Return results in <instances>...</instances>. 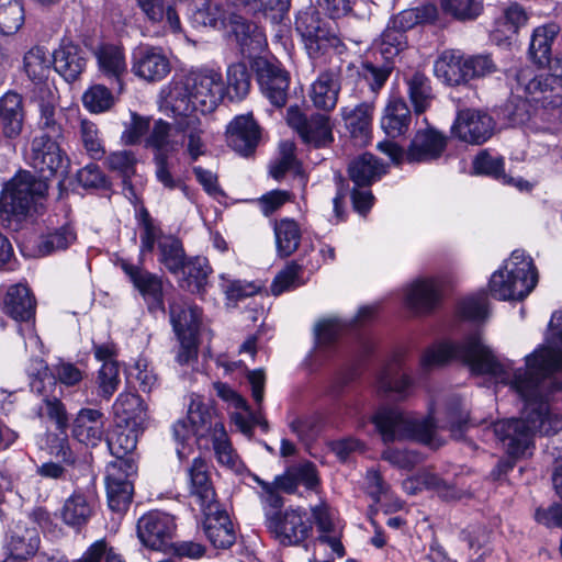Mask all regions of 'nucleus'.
<instances>
[{
	"mask_svg": "<svg viewBox=\"0 0 562 562\" xmlns=\"http://www.w3.org/2000/svg\"><path fill=\"white\" fill-rule=\"evenodd\" d=\"M457 359L465 363L473 373L488 374L510 387L525 401V408L519 418L502 419L493 424V430L503 449L512 457H526L535 449V436H549L559 422L551 416L544 400L555 391L548 385L541 394L522 395L512 383L514 372L499 362L492 350L485 346L480 334L468 336L460 344L442 342L427 349L420 364L430 370Z\"/></svg>",
	"mask_w": 562,
	"mask_h": 562,
	"instance_id": "nucleus-1",
	"label": "nucleus"
},
{
	"mask_svg": "<svg viewBox=\"0 0 562 562\" xmlns=\"http://www.w3.org/2000/svg\"><path fill=\"white\" fill-rule=\"evenodd\" d=\"M40 130L43 134L33 138L29 160L42 179L29 171H20L4 186L0 194V224L3 226L18 224L32 210L40 213L48 190V178L67 172L69 159L58 143L63 136L61 125L57 135L49 128Z\"/></svg>",
	"mask_w": 562,
	"mask_h": 562,
	"instance_id": "nucleus-2",
	"label": "nucleus"
},
{
	"mask_svg": "<svg viewBox=\"0 0 562 562\" xmlns=\"http://www.w3.org/2000/svg\"><path fill=\"white\" fill-rule=\"evenodd\" d=\"M525 362L512 381L520 394H541L548 385L562 390V312L553 313L546 345L526 356Z\"/></svg>",
	"mask_w": 562,
	"mask_h": 562,
	"instance_id": "nucleus-3",
	"label": "nucleus"
},
{
	"mask_svg": "<svg viewBox=\"0 0 562 562\" xmlns=\"http://www.w3.org/2000/svg\"><path fill=\"white\" fill-rule=\"evenodd\" d=\"M225 95L222 75L213 69L191 71L161 90V108L172 114L214 111Z\"/></svg>",
	"mask_w": 562,
	"mask_h": 562,
	"instance_id": "nucleus-4",
	"label": "nucleus"
},
{
	"mask_svg": "<svg viewBox=\"0 0 562 562\" xmlns=\"http://www.w3.org/2000/svg\"><path fill=\"white\" fill-rule=\"evenodd\" d=\"M372 422L385 443L413 439L436 449L442 445L432 418L417 419L397 408H380Z\"/></svg>",
	"mask_w": 562,
	"mask_h": 562,
	"instance_id": "nucleus-5",
	"label": "nucleus"
},
{
	"mask_svg": "<svg viewBox=\"0 0 562 562\" xmlns=\"http://www.w3.org/2000/svg\"><path fill=\"white\" fill-rule=\"evenodd\" d=\"M505 271H495L490 279L491 295L499 301L524 300L535 289L538 273L531 258L524 250H514L505 263Z\"/></svg>",
	"mask_w": 562,
	"mask_h": 562,
	"instance_id": "nucleus-6",
	"label": "nucleus"
},
{
	"mask_svg": "<svg viewBox=\"0 0 562 562\" xmlns=\"http://www.w3.org/2000/svg\"><path fill=\"white\" fill-rule=\"evenodd\" d=\"M447 140V136L439 131L425 128L415 133L406 151L392 140L380 142L376 148L395 164H400L404 159L411 164L429 162L442 156Z\"/></svg>",
	"mask_w": 562,
	"mask_h": 562,
	"instance_id": "nucleus-7",
	"label": "nucleus"
},
{
	"mask_svg": "<svg viewBox=\"0 0 562 562\" xmlns=\"http://www.w3.org/2000/svg\"><path fill=\"white\" fill-rule=\"evenodd\" d=\"M295 30L300 34L307 55L312 59L325 56L330 49L341 55L346 50L342 41L327 27L314 10L300 12L295 20Z\"/></svg>",
	"mask_w": 562,
	"mask_h": 562,
	"instance_id": "nucleus-8",
	"label": "nucleus"
},
{
	"mask_svg": "<svg viewBox=\"0 0 562 562\" xmlns=\"http://www.w3.org/2000/svg\"><path fill=\"white\" fill-rule=\"evenodd\" d=\"M190 418L196 425L199 447L201 449L213 448L218 463L229 469H236L238 457L220 418L199 411H192Z\"/></svg>",
	"mask_w": 562,
	"mask_h": 562,
	"instance_id": "nucleus-9",
	"label": "nucleus"
},
{
	"mask_svg": "<svg viewBox=\"0 0 562 562\" xmlns=\"http://www.w3.org/2000/svg\"><path fill=\"white\" fill-rule=\"evenodd\" d=\"M190 0H136L144 19L155 29V36L182 33L180 11Z\"/></svg>",
	"mask_w": 562,
	"mask_h": 562,
	"instance_id": "nucleus-10",
	"label": "nucleus"
},
{
	"mask_svg": "<svg viewBox=\"0 0 562 562\" xmlns=\"http://www.w3.org/2000/svg\"><path fill=\"white\" fill-rule=\"evenodd\" d=\"M136 474V462L112 461L106 465V493L112 510H125L131 504L134 492L133 477Z\"/></svg>",
	"mask_w": 562,
	"mask_h": 562,
	"instance_id": "nucleus-11",
	"label": "nucleus"
},
{
	"mask_svg": "<svg viewBox=\"0 0 562 562\" xmlns=\"http://www.w3.org/2000/svg\"><path fill=\"white\" fill-rule=\"evenodd\" d=\"M266 527L282 546H297L312 531L306 512L299 507H289L277 517L269 514Z\"/></svg>",
	"mask_w": 562,
	"mask_h": 562,
	"instance_id": "nucleus-12",
	"label": "nucleus"
},
{
	"mask_svg": "<svg viewBox=\"0 0 562 562\" xmlns=\"http://www.w3.org/2000/svg\"><path fill=\"white\" fill-rule=\"evenodd\" d=\"M131 71L140 80L158 82L170 74L171 63L161 47L143 44L132 53Z\"/></svg>",
	"mask_w": 562,
	"mask_h": 562,
	"instance_id": "nucleus-13",
	"label": "nucleus"
},
{
	"mask_svg": "<svg viewBox=\"0 0 562 562\" xmlns=\"http://www.w3.org/2000/svg\"><path fill=\"white\" fill-rule=\"evenodd\" d=\"M495 128L493 117L484 111L465 109L458 112L452 134L460 140L481 145L488 140Z\"/></svg>",
	"mask_w": 562,
	"mask_h": 562,
	"instance_id": "nucleus-14",
	"label": "nucleus"
},
{
	"mask_svg": "<svg viewBox=\"0 0 562 562\" xmlns=\"http://www.w3.org/2000/svg\"><path fill=\"white\" fill-rule=\"evenodd\" d=\"M176 530L172 516L153 510L137 521V536L140 542L151 550H162L170 542Z\"/></svg>",
	"mask_w": 562,
	"mask_h": 562,
	"instance_id": "nucleus-15",
	"label": "nucleus"
},
{
	"mask_svg": "<svg viewBox=\"0 0 562 562\" xmlns=\"http://www.w3.org/2000/svg\"><path fill=\"white\" fill-rule=\"evenodd\" d=\"M260 89L266 98L278 108L285 105L288 100L289 75L279 65L267 59L255 61Z\"/></svg>",
	"mask_w": 562,
	"mask_h": 562,
	"instance_id": "nucleus-16",
	"label": "nucleus"
},
{
	"mask_svg": "<svg viewBox=\"0 0 562 562\" xmlns=\"http://www.w3.org/2000/svg\"><path fill=\"white\" fill-rule=\"evenodd\" d=\"M121 269L139 291L151 313H165L164 288L160 277L132 265L125 260L120 262Z\"/></svg>",
	"mask_w": 562,
	"mask_h": 562,
	"instance_id": "nucleus-17",
	"label": "nucleus"
},
{
	"mask_svg": "<svg viewBox=\"0 0 562 562\" xmlns=\"http://www.w3.org/2000/svg\"><path fill=\"white\" fill-rule=\"evenodd\" d=\"M524 75L518 76V82L525 86L531 100L540 103L544 109L555 110L562 108V77L557 72L541 74L525 82Z\"/></svg>",
	"mask_w": 562,
	"mask_h": 562,
	"instance_id": "nucleus-18",
	"label": "nucleus"
},
{
	"mask_svg": "<svg viewBox=\"0 0 562 562\" xmlns=\"http://www.w3.org/2000/svg\"><path fill=\"white\" fill-rule=\"evenodd\" d=\"M113 415L120 427H133L136 431H144L148 425L147 405L135 393H121L113 404Z\"/></svg>",
	"mask_w": 562,
	"mask_h": 562,
	"instance_id": "nucleus-19",
	"label": "nucleus"
},
{
	"mask_svg": "<svg viewBox=\"0 0 562 562\" xmlns=\"http://www.w3.org/2000/svg\"><path fill=\"white\" fill-rule=\"evenodd\" d=\"M204 515V533L214 548L228 549L236 540V533L228 514L220 504L201 509Z\"/></svg>",
	"mask_w": 562,
	"mask_h": 562,
	"instance_id": "nucleus-20",
	"label": "nucleus"
},
{
	"mask_svg": "<svg viewBox=\"0 0 562 562\" xmlns=\"http://www.w3.org/2000/svg\"><path fill=\"white\" fill-rule=\"evenodd\" d=\"M259 138L260 128L250 113L236 116L226 130L228 146L243 156L255 150Z\"/></svg>",
	"mask_w": 562,
	"mask_h": 562,
	"instance_id": "nucleus-21",
	"label": "nucleus"
},
{
	"mask_svg": "<svg viewBox=\"0 0 562 562\" xmlns=\"http://www.w3.org/2000/svg\"><path fill=\"white\" fill-rule=\"evenodd\" d=\"M175 133L181 135L180 146L186 145L189 156L196 160L206 150L205 128L198 114H173Z\"/></svg>",
	"mask_w": 562,
	"mask_h": 562,
	"instance_id": "nucleus-22",
	"label": "nucleus"
},
{
	"mask_svg": "<svg viewBox=\"0 0 562 562\" xmlns=\"http://www.w3.org/2000/svg\"><path fill=\"white\" fill-rule=\"evenodd\" d=\"M30 99L36 103L40 110V128H49L55 135L59 133V122L56 120V106L58 104L57 89L48 80L32 82Z\"/></svg>",
	"mask_w": 562,
	"mask_h": 562,
	"instance_id": "nucleus-23",
	"label": "nucleus"
},
{
	"mask_svg": "<svg viewBox=\"0 0 562 562\" xmlns=\"http://www.w3.org/2000/svg\"><path fill=\"white\" fill-rule=\"evenodd\" d=\"M23 97L9 90L0 97V135L8 139L16 138L24 124Z\"/></svg>",
	"mask_w": 562,
	"mask_h": 562,
	"instance_id": "nucleus-24",
	"label": "nucleus"
},
{
	"mask_svg": "<svg viewBox=\"0 0 562 562\" xmlns=\"http://www.w3.org/2000/svg\"><path fill=\"white\" fill-rule=\"evenodd\" d=\"M227 21L243 55L252 56L263 49L266 35L259 26L249 22L247 16L233 13L228 15Z\"/></svg>",
	"mask_w": 562,
	"mask_h": 562,
	"instance_id": "nucleus-25",
	"label": "nucleus"
},
{
	"mask_svg": "<svg viewBox=\"0 0 562 562\" xmlns=\"http://www.w3.org/2000/svg\"><path fill=\"white\" fill-rule=\"evenodd\" d=\"M439 301V282L432 278L418 279L405 291V302L415 313H429L438 306Z\"/></svg>",
	"mask_w": 562,
	"mask_h": 562,
	"instance_id": "nucleus-26",
	"label": "nucleus"
},
{
	"mask_svg": "<svg viewBox=\"0 0 562 562\" xmlns=\"http://www.w3.org/2000/svg\"><path fill=\"white\" fill-rule=\"evenodd\" d=\"M54 69L68 82L79 78L87 66L86 52L78 45L66 42L53 53Z\"/></svg>",
	"mask_w": 562,
	"mask_h": 562,
	"instance_id": "nucleus-27",
	"label": "nucleus"
},
{
	"mask_svg": "<svg viewBox=\"0 0 562 562\" xmlns=\"http://www.w3.org/2000/svg\"><path fill=\"white\" fill-rule=\"evenodd\" d=\"M190 494L201 509L218 504L216 493L209 476L207 464L201 458H195L188 469Z\"/></svg>",
	"mask_w": 562,
	"mask_h": 562,
	"instance_id": "nucleus-28",
	"label": "nucleus"
},
{
	"mask_svg": "<svg viewBox=\"0 0 562 562\" xmlns=\"http://www.w3.org/2000/svg\"><path fill=\"white\" fill-rule=\"evenodd\" d=\"M99 70L116 85L117 92L124 89L123 77L127 74L124 49L120 46L106 44L95 50Z\"/></svg>",
	"mask_w": 562,
	"mask_h": 562,
	"instance_id": "nucleus-29",
	"label": "nucleus"
},
{
	"mask_svg": "<svg viewBox=\"0 0 562 562\" xmlns=\"http://www.w3.org/2000/svg\"><path fill=\"white\" fill-rule=\"evenodd\" d=\"M36 302L30 289L22 284L9 288L4 301L3 312L15 322L31 323L35 317Z\"/></svg>",
	"mask_w": 562,
	"mask_h": 562,
	"instance_id": "nucleus-30",
	"label": "nucleus"
},
{
	"mask_svg": "<svg viewBox=\"0 0 562 562\" xmlns=\"http://www.w3.org/2000/svg\"><path fill=\"white\" fill-rule=\"evenodd\" d=\"M104 426L103 413L93 408H82L74 422L72 434L78 441L94 447L104 437Z\"/></svg>",
	"mask_w": 562,
	"mask_h": 562,
	"instance_id": "nucleus-31",
	"label": "nucleus"
},
{
	"mask_svg": "<svg viewBox=\"0 0 562 562\" xmlns=\"http://www.w3.org/2000/svg\"><path fill=\"white\" fill-rule=\"evenodd\" d=\"M277 484L283 493L294 494L300 485L315 491L319 485V476L316 465L310 461H303L289 467L283 474L277 476Z\"/></svg>",
	"mask_w": 562,
	"mask_h": 562,
	"instance_id": "nucleus-32",
	"label": "nucleus"
},
{
	"mask_svg": "<svg viewBox=\"0 0 562 562\" xmlns=\"http://www.w3.org/2000/svg\"><path fill=\"white\" fill-rule=\"evenodd\" d=\"M467 61L459 50H445L436 60L434 70L438 79L449 86H459L469 81Z\"/></svg>",
	"mask_w": 562,
	"mask_h": 562,
	"instance_id": "nucleus-33",
	"label": "nucleus"
},
{
	"mask_svg": "<svg viewBox=\"0 0 562 562\" xmlns=\"http://www.w3.org/2000/svg\"><path fill=\"white\" fill-rule=\"evenodd\" d=\"M170 322L177 336H198L201 324V310L184 300L175 301L169 306Z\"/></svg>",
	"mask_w": 562,
	"mask_h": 562,
	"instance_id": "nucleus-34",
	"label": "nucleus"
},
{
	"mask_svg": "<svg viewBox=\"0 0 562 562\" xmlns=\"http://www.w3.org/2000/svg\"><path fill=\"white\" fill-rule=\"evenodd\" d=\"M411 121L412 115L406 102L400 97L391 98L381 119L384 133L392 138L404 135L409 128Z\"/></svg>",
	"mask_w": 562,
	"mask_h": 562,
	"instance_id": "nucleus-35",
	"label": "nucleus"
},
{
	"mask_svg": "<svg viewBox=\"0 0 562 562\" xmlns=\"http://www.w3.org/2000/svg\"><path fill=\"white\" fill-rule=\"evenodd\" d=\"M559 33L560 26L555 23H547L533 30L528 53L535 64L540 67L550 64L552 44Z\"/></svg>",
	"mask_w": 562,
	"mask_h": 562,
	"instance_id": "nucleus-36",
	"label": "nucleus"
},
{
	"mask_svg": "<svg viewBox=\"0 0 562 562\" xmlns=\"http://www.w3.org/2000/svg\"><path fill=\"white\" fill-rule=\"evenodd\" d=\"M50 450L60 462H44L37 467L36 473L41 477L48 480H65L68 473L67 467L72 465L76 461L68 440L66 438H56V445H53Z\"/></svg>",
	"mask_w": 562,
	"mask_h": 562,
	"instance_id": "nucleus-37",
	"label": "nucleus"
},
{
	"mask_svg": "<svg viewBox=\"0 0 562 562\" xmlns=\"http://www.w3.org/2000/svg\"><path fill=\"white\" fill-rule=\"evenodd\" d=\"M339 90L337 75L333 71H325L312 83L310 98L317 109L331 111L337 104Z\"/></svg>",
	"mask_w": 562,
	"mask_h": 562,
	"instance_id": "nucleus-38",
	"label": "nucleus"
},
{
	"mask_svg": "<svg viewBox=\"0 0 562 562\" xmlns=\"http://www.w3.org/2000/svg\"><path fill=\"white\" fill-rule=\"evenodd\" d=\"M350 179L357 187H368L386 172V167L372 154H363L349 165Z\"/></svg>",
	"mask_w": 562,
	"mask_h": 562,
	"instance_id": "nucleus-39",
	"label": "nucleus"
},
{
	"mask_svg": "<svg viewBox=\"0 0 562 562\" xmlns=\"http://www.w3.org/2000/svg\"><path fill=\"white\" fill-rule=\"evenodd\" d=\"M143 431H136L133 427L115 426L112 436L108 439V447L114 461L136 462L133 451L136 449L138 437Z\"/></svg>",
	"mask_w": 562,
	"mask_h": 562,
	"instance_id": "nucleus-40",
	"label": "nucleus"
},
{
	"mask_svg": "<svg viewBox=\"0 0 562 562\" xmlns=\"http://www.w3.org/2000/svg\"><path fill=\"white\" fill-rule=\"evenodd\" d=\"M227 18L224 10L212 0H196L189 12V20L195 29H217Z\"/></svg>",
	"mask_w": 562,
	"mask_h": 562,
	"instance_id": "nucleus-41",
	"label": "nucleus"
},
{
	"mask_svg": "<svg viewBox=\"0 0 562 562\" xmlns=\"http://www.w3.org/2000/svg\"><path fill=\"white\" fill-rule=\"evenodd\" d=\"M53 55L43 46H34L27 50L23 58V68L31 82L49 79L50 68L54 65Z\"/></svg>",
	"mask_w": 562,
	"mask_h": 562,
	"instance_id": "nucleus-42",
	"label": "nucleus"
},
{
	"mask_svg": "<svg viewBox=\"0 0 562 562\" xmlns=\"http://www.w3.org/2000/svg\"><path fill=\"white\" fill-rule=\"evenodd\" d=\"M192 411H199L201 413H205L207 415H214L213 412H211L207 407H205L201 402L192 400L189 409H188V416L186 418L177 420L172 426V435L175 440L181 445V447H177V454L180 460H183L188 457L189 450L186 447V442L191 438V436H194L198 440V434H196V425L192 423L190 416Z\"/></svg>",
	"mask_w": 562,
	"mask_h": 562,
	"instance_id": "nucleus-43",
	"label": "nucleus"
},
{
	"mask_svg": "<svg viewBox=\"0 0 562 562\" xmlns=\"http://www.w3.org/2000/svg\"><path fill=\"white\" fill-rule=\"evenodd\" d=\"M407 94L416 114L424 113L434 99L430 80L422 72H415L406 78Z\"/></svg>",
	"mask_w": 562,
	"mask_h": 562,
	"instance_id": "nucleus-44",
	"label": "nucleus"
},
{
	"mask_svg": "<svg viewBox=\"0 0 562 562\" xmlns=\"http://www.w3.org/2000/svg\"><path fill=\"white\" fill-rule=\"evenodd\" d=\"M373 105L370 103H361L356 108L348 110L342 109V116L346 126L355 138L362 142L369 136L372 121Z\"/></svg>",
	"mask_w": 562,
	"mask_h": 562,
	"instance_id": "nucleus-45",
	"label": "nucleus"
},
{
	"mask_svg": "<svg viewBox=\"0 0 562 562\" xmlns=\"http://www.w3.org/2000/svg\"><path fill=\"white\" fill-rule=\"evenodd\" d=\"M226 95L232 101H240L249 93L251 86L250 72L245 63H234L226 71Z\"/></svg>",
	"mask_w": 562,
	"mask_h": 562,
	"instance_id": "nucleus-46",
	"label": "nucleus"
},
{
	"mask_svg": "<svg viewBox=\"0 0 562 562\" xmlns=\"http://www.w3.org/2000/svg\"><path fill=\"white\" fill-rule=\"evenodd\" d=\"M274 235L277 250L281 257L291 256L300 246L301 231L293 220L284 218L276 223Z\"/></svg>",
	"mask_w": 562,
	"mask_h": 562,
	"instance_id": "nucleus-47",
	"label": "nucleus"
},
{
	"mask_svg": "<svg viewBox=\"0 0 562 562\" xmlns=\"http://www.w3.org/2000/svg\"><path fill=\"white\" fill-rule=\"evenodd\" d=\"M148 147L156 150L155 155H166L177 151L180 147L179 138L172 133L169 123L158 120L154 123L151 132L146 140Z\"/></svg>",
	"mask_w": 562,
	"mask_h": 562,
	"instance_id": "nucleus-48",
	"label": "nucleus"
},
{
	"mask_svg": "<svg viewBox=\"0 0 562 562\" xmlns=\"http://www.w3.org/2000/svg\"><path fill=\"white\" fill-rule=\"evenodd\" d=\"M181 271L186 277L180 285L192 293H201L206 284L211 268L206 258L195 257L188 262L184 261Z\"/></svg>",
	"mask_w": 562,
	"mask_h": 562,
	"instance_id": "nucleus-49",
	"label": "nucleus"
},
{
	"mask_svg": "<svg viewBox=\"0 0 562 562\" xmlns=\"http://www.w3.org/2000/svg\"><path fill=\"white\" fill-rule=\"evenodd\" d=\"M301 137L305 143L312 144L315 147H323L330 144L334 137L329 117L324 114H314L308 117V122Z\"/></svg>",
	"mask_w": 562,
	"mask_h": 562,
	"instance_id": "nucleus-50",
	"label": "nucleus"
},
{
	"mask_svg": "<svg viewBox=\"0 0 562 562\" xmlns=\"http://www.w3.org/2000/svg\"><path fill=\"white\" fill-rule=\"evenodd\" d=\"M77 239V234L70 225H64L41 236L37 245L38 254L50 255L55 251L65 250Z\"/></svg>",
	"mask_w": 562,
	"mask_h": 562,
	"instance_id": "nucleus-51",
	"label": "nucleus"
},
{
	"mask_svg": "<svg viewBox=\"0 0 562 562\" xmlns=\"http://www.w3.org/2000/svg\"><path fill=\"white\" fill-rule=\"evenodd\" d=\"M24 21L25 12L22 0H0V34H15Z\"/></svg>",
	"mask_w": 562,
	"mask_h": 562,
	"instance_id": "nucleus-52",
	"label": "nucleus"
},
{
	"mask_svg": "<svg viewBox=\"0 0 562 562\" xmlns=\"http://www.w3.org/2000/svg\"><path fill=\"white\" fill-rule=\"evenodd\" d=\"M91 514V505L82 494L78 493L70 495L61 509L63 520L71 527H80L87 524Z\"/></svg>",
	"mask_w": 562,
	"mask_h": 562,
	"instance_id": "nucleus-53",
	"label": "nucleus"
},
{
	"mask_svg": "<svg viewBox=\"0 0 562 562\" xmlns=\"http://www.w3.org/2000/svg\"><path fill=\"white\" fill-rule=\"evenodd\" d=\"M158 248L160 263H162L170 273H179L184 267L186 261V254L181 241L175 237L168 236L158 243Z\"/></svg>",
	"mask_w": 562,
	"mask_h": 562,
	"instance_id": "nucleus-54",
	"label": "nucleus"
},
{
	"mask_svg": "<svg viewBox=\"0 0 562 562\" xmlns=\"http://www.w3.org/2000/svg\"><path fill=\"white\" fill-rule=\"evenodd\" d=\"M255 481L261 487L259 498L261 501L265 513V525L267 526L269 514L277 517L282 513L280 512L281 507L284 504V499L280 495V492H282V490L281 486L277 484V476L272 482H267L258 476H255Z\"/></svg>",
	"mask_w": 562,
	"mask_h": 562,
	"instance_id": "nucleus-55",
	"label": "nucleus"
},
{
	"mask_svg": "<svg viewBox=\"0 0 562 562\" xmlns=\"http://www.w3.org/2000/svg\"><path fill=\"white\" fill-rule=\"evenodd\" d=\"M304 284L302 279V267L295 261H292L285 266L274 278L271 284V293L276 296L294 290Z\"/></svg>",
	"mask_w": 562,
	"mask_h": 562,
	"instance_id": "nucleus-56",
	"label": "nucleus"
},
{
	"mask_svg": "<svg viewBox=\"0 0 562 562\" xmlns=\"http://www.w3.org/2000/svg\"><path fill=\"white\" fill-rule=\"evenodd\" d=\"M412 385V380L405 373L395 372L393 368L383 370L378 379V390L383 393H396L403 398Z\"/></svg>",
	"mask_w": 562,
	"mask_h": 562,
	"instance_id": "nucleus-57",
	"label": "nucleus"
},
{
	"mask_svg": "<svg viewBox=\"0 0 562 562\" xmlns=\"http://www.w3.org/2000/svg\"><path fill=\"white\" fill-rule=\"evenodd\" d=\"M82 102L92 113L108 111L114 104V97L109 88L103 85H94L82 95Z\"/></svg>",
	"mask_w": 562,
	"mask_h": 562,
	"instance_id": "nucleus-58",
	"label": "nucleus"
},
{
	"mask_svg": "<svg viewBox=\"0 0 562 562\" xmlns=\"http://www.w3.org/2000/svg\"><path fill=\"white\" fill-rule=\"evenodd\" d=\"M473 170L476 175H485L504 182H509L504 170V159L492 156L486 150L481 151L473 160Z\"/></svg>",
	"mask_w": 562,
	"mask_h": 562,
	"instance_id": "nucleus-59",
	"label": "nucleus"
},
{
	"mask_svg": "<svg viewBox=\"0 0 562 562\" xmlns=\"http://www.w3.org/2000/svg\"><path fill=\"white\" fill-rule=\"evenodd\" d=\"M442 9L458 20H473L483 10V0H441Z\"/></svg>",
	"mask_w": 562,
	"mask_h": 562,
	"instance_id": "nucleus-60",
	"label": "nucleus"
},
{
	"mask_svg": "<svg viewBox=\"0 0 562 562\" xmlns=\"http://www.w3.org/2000/svg\"><path fill=\"white\" fill-rule=\"evenodd\" d=\"M137 221L142 228L140 233V251L151 252L157 239L160 237L161 231L155 224L146 207L142 206L137 212Z\"/></svg>",
	"mask_w": 562,
	"mask_h": 562,
	"instance_id": "nucleus-61",
	"label": "nucleus"
},
{
	"mask_svg": "<svg viewBox=\"0 0 562 562\" xmlns=\"http://www.w3.org/2000/svg\"><path fill=\"white\" fill-rule=\"evenodd\" d=\"M155 176L159 183L164 186L165 189L175 190L180 189L184 195H188V187L184 184L182 179L171 171L168 156L166 155H155Z\"/></svg>",
	"mask_w": 562,
	"mask_h": 562,
	"instance_id": "nucleus-62",
	"label": "nucleus"
},
{
	"mask_svg": "<svg viewBox=\"0 0 562 562\" xmlns=\"http://www.w3.org/2000/svg\"><path fill=\"white\" fill-rule=\"evenodd\" d=\"M405 45V32L390 23L381 34V54L385 60H390L396 56Z\"/></svg>",
	"mask_w": 562,
	"mask_h": 562,
	"instance_id": "nucleus-63",
	"label": "nucleus"
},
{
	"mask_svg": "<svg viewBox=\"0 0 562 562\" xmlns=\"http://www.w3.org/2000/svg\"><path fill=\"white\" fill-rule=\"evenodd\" d=\"M459 315L469 321H483L487 317V299L484 292L463 299L458 306Z\"/></svg>",
	"mask_w": 562,
	"mask_h": 562,
	"instance_id": "nucleus-64",
	"label": "nucleus"
}]
</instances>
